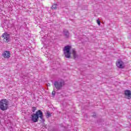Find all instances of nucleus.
<instances>
[{
    "mask_svg": "<svg viewBox=\"0 0 131 131\" xmlns=\"http://www.w3.org/2000/svg\"><path fill=\"white\" fill-rule=\"evenodd\" d=\"M124 95L125 97H127V99H131V92L130 90L125 91Z\"/></svg>",
    "mask_w": 131,
    "mask_h": 131,
    "instance_id": "7",
    "label": "nucleus"
},
{
    "mask_svg": "<svg viewBox=\"0 0 131 131\" xmlns=\"http://www.w3.org/2000/svg\"><path fill=\"white\" fill-rule=\"evenodd\" d=\"M3 56L4 57V58L9 59V58L11 57V53H10V51H6L4 52Z\"/></svg>",
    "mask_w": 131,
    "mask_h": 131,
    "instance_id": "6",
    "label": "nucleus"
},
{
    "mask_svg": "<svg viewBox=\"0 0 131 131\" xmlns=\"http://www.w3.org/2000/svg\"><path fill=\"white\" fill-rule=\"evenodd\" d=\"M66 58H71V53H70V52H66Z\"/></svg>",
    "mask_w": 131,
    "mask_h": 131,
    "instance_id": "11",
    "label": "nucleus"
},
{
    "mask_svg": "<svg viewBox=\"0 0 131 131\" xmlns=\"http://www.w3.org/2000/svg\"><path fill=\"white\" fill-rule=\"evenodd\" d=\"M97 23L98 24V25H101V21H100V19L97 20Z\"/></svg>",
    "mask_w": 131,
    "mask_h": 131,
    "instance_id": "16",
    "label": "nucleus"
},
{
    "mask_svg": "<svg viewBox=\"0 0 131 131\" xmlns=\"http://www.w3.org/2000/svg\"><path fill=\"white\" fill-rule=\"evenodd\" d=\"M36 110V107H34L33 106L32 108V112L34 113L35 112V111Z\"/></svg>",
    "mask_w": 131,
    "mask_h": 131,
    "instance_id": "15",
    "label": "nucleus"
},
{
    "mask_svg": "<svg viewBox=\"0 0 131 131\" xmlns=\"http://www.w3.org/2000/svg\"><path fill=\"white\" fill-rule=\"evenodd\" d=\"M39 118H40L42 121H45V120H43V114H42V112L40 110H38L35 114L34 113L31 115V120L33 122H37Z\"/></svg>",
    "mask_w": 131,
    "mask_h": 131,
    "instance_id": "1",
    "label": "nucleus"
},
{
    "mask_svg": "<svg viewBox=\"0 0 131 131\" xmlns=\"http://www.w3.org/2000/svg\"><path fill=\"white\" fill-rule=\"evenodd\" d=\"M71 50V46L67 45L66 46V53H69Z\"/></svg>",
    "mask_w": 131,
    "mask_h": 131,
    "instance_id": "9",
    "label": "nucleus"
},
{
    "mask_svg": "<svg viewBox=\"0 0 131 131\" xmlns=\"http://www.w3.org/2000/svg\"><path fill=\"white\" fill-rule=\"evenodd\" d=\"M116 66L118 67V68L123 69V68H124V62H123L122 60L119 59L116 61Z\"/></svg>",
    "mask_w": 131,
    "mask_h": 131,
    "instance_id": "5",
    "label": "nucleus"
},
{
    "mask_svg": "<svg viewBox=\"0 0 131 131\" xmlns=\"http://www.w3.org/2000/svg\"><path fill=\"white\" fill-rule=\"evenodd\" d=\"M70 36V33H69V32L68 31H66V38H68Z\"/></svg>",
    "mask_w": 131,
    "mask_h": 131,
    "instance_id": "13",
    "label": "nucleus"
},
{
    "mask_svg": "<svg viewBox=\"0 0 131 131\" xmlns=\"http://www.w3.org/2000/svg\"><path fill=\"white\" fill-rule=\"evenodd\" d=\"M51 116H52V115L50 112H47V113L46 114L47 118H49V117H51Z\"/></svg>",
    "mask_w": 131,
    "mask_h": 131,
    "instance_id": "12",
    "label": "nucleus"
},
{
    "mask_svg": "<svg viewBox=\"0 0 131 131\" xmlns=\"http://www.w3.org/2000/svg\"><path fill=\"white\" fill-rule=\"evenodd\" d=\"M92 117H94V118L96 117V113H94L93 114V115H92Z\"/></svg>",
    "mask_w": 131,
    "mask_h": 131,
    "instance_id": "18",
    "label": "nucleus"
},
{
    "mask_svg": "<svg viewBox=\"0 0 131 131\" xmlns=\"http://www.w3.org/2000/svg\"><path fill=\"white\" fill-rule=\"evenodd\" d=\"M9 107V101L7 99H2L0 101V109L2 111H6Z\"/></svg>",
    "mask_w": 131,
    "mask_h": 131,
    "instance_id": "2",
    "label": "nucleus"
},
{
    "mask_svg": "<svg viewBox=\"0 0 131 131\" xmlns=\"http://www.w3.org/2000/svg\"><path fill=\"white\" fill-rule=\"evenodd\" d=\"M72 54L74 57V59L77 58V54H76V51H75V49L72 50Z\"/></svg>",
    "mask_w": 131,
    "mask_h": 131,
    "instance_id": "8",
    "label": "nucleus"
},
{
    "mask_svg": "<svg viewBox=\"0 0 131 131\" xmlns=\"http://www.w3.org/2000/svg\"><path fill=\"white\" fill-rule=\"evenodd\" d=\"M63 53H64V57H66V46L64 47Z\"/></svg>",
    "mask_w": 131,
    "mask_h": 131,
    "instance_id": "14",
    "label": "nucleus"
},
{
    "mask_svg": "<svg viewBox=\"0 0 131 131\" xmlns=\"http://www.w3.org/2000/svg\"><path fill=\"white\" fill-rule=\"evenodd\" d=\"M64 84H65V82L63 80H59L54 82V86L58 91L61 90L64 86Z\"/></svg>",
    "mask_w": 131,
    "mask_h": 131,
    "instance_id": "3",
    "label": "nucleus"
},
{
    "mask_svg": "<svg viewBox=\"0 0 131 131\" xmlns=\"http://www.w3.org/2000/svg\"><path fill=\"white\" fill-rule=\"evenodd\" d=\"M1 38H3L4 41L9 42L10 41V35L8 33H4L2 35Z\"/></svg>",
    "mask_w": 131,
    "mask_h": 131,
    "instance_id": "4",
    "label": "nucleus"
},
{
    "mask_svg": "<svg viewBox=\"0 0 131 131\" xmlns=\"http://www.w3.org/2000/svg\"><path fill=\"white\" fill-rule=\"evenodd\" d=\"M58 8V5L57 4H55L53 5H52L51 9L52 10H57V8Z\"/></svg>",
    "mask_w": 131,
    "mask_h": 131,
    "instance_id": "10",
    "label": "nucleus"
},
{
    "mask_svg": "<svg viewBox=\"0 0 131 131\" xmlns=\"http://www.w3.org/2000/svg\"><path fill=\"white\" fill-rule=\"evenodd\" d=\"M55 94H56V91H53L52 92V95H53V96H55Z\"/></svg>",
    "mask_w": 131,
    "mask_h": 131,
    "instance_id": "17",
    "label": "nucleus"
}]
</instances>
